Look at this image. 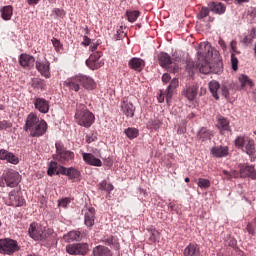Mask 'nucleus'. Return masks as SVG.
<instances>
[{
  "instance_id": "f704fd0d",
  "label": "nucleus",
  "mask_w": 256,
  "mask_h": 256,
  "mask_svg": "<svg viewBox=\"0 0 256 256\" xmlns=\"http://www.w3.org/2000/svg\"><path fill=\"white\" fill-rule=\"evenodd\" d=\"M0 13L4 21H11V17H13V6L2 7Z\"/></svg>"
},
{
  "instance_id": "20e7f679",
  "label": "nucleus",
  "mask_w": 256,
  "mask_h": 256,
  "mask_svg": "<svg viewBox=\"0 0 256 256\" xmlns=\"http://www.w3.org/2000/svg\"><path fill=\"white\" fill-rule=\"evenodd\" d=\"M21 183V174L16 170L9 169L4 171L0 178V187H17Z\"/></svg>"
},
{
  "instance_id": "473e14b6",
  "label": "nucleus",
  "mask_w": 256,
  "mask_h": 256,
  "mask_svg": "<svg viewBox=\"0 0 256 256\" xmlns=\"http://www.w3.org/2000/svg\"><path fill=\"white\" fill-rule=\"evenodd\" d=\"M208 87H209V91L212 94V96L214 97V99H216V101H219V89H221V84H219L217 82V80H212L208 83Z\"/></svg>"
},
{
  "instance_id": "dca6fc26",
  "label": "nucleus",
  "mask_w": 256,
  "mask_h": 256,
  "mask_svg": "<svg viewBox=\"0 0 256 256\" xmlns=\"http://www.w3.org/2000/svg\"><path fill=\"white\" fill-rule=\"evenodd\" d=\"M0 160L7 161V163H11L12 165H19V157L5 149H0Z\"/></svg>"
},
{
  "instance_id": "7ed1b4c3",
  "label": "nucleus",
  "mask_w": 256,
  "mask_h": 256,
  "mask_svg": "<svg viewBox=\"0 0 256 256\" xmlns=\"http://www.w3.org/2000/svg\"><path fill=\"white\" fill-rule=\"evenodd\" d=\"M74 119L77 125L89 129V127L95 123V114L89 111L85 105L80 104L76 108Z\"/></svg>"
},
{
  "instance_id": "f3484780",
  "label": "nucleus",
  "mask_w": 256,
  "mask_h": 256,
  "mask_svg": "<svg viewBox=\"0 0 256 256\" xmlns=\"http://www.w3.org/2000/svg\"><path fill=\"white\" fill-rule=\"evenodd\" d=\"M82 158L87 165H91L92 167L103 166V162L101 161V159L96 158L95 155L91 153L82 152Z\"/></svg>"
},
{
  "instance_id": "5701e85b",
  "label": "nucleus",
  "mask_w": 256,
  "mask_h": 256,
  "mask_svg": "<svg viewBox=\"0 0 256 256\" xmlns=\"http://www.w3.org/2000/svg\"><path fill=\"white\" fill-rule=\"evenodd\" d=\"M215 137L213 130L207 129V127H202L197 132V138L199 141H211Z\"/></svg>"
},
{
  "instance_id": "09e8293b",
  "label": "nucleus",
  "mask_w": 256,
  "mask_h": 256,
  "mask_svg": "<svg viewBox=\"0 0 256 256\" xmlns=\"http://www.w3.org/2000/svg\"><path fill=\"white\" fill-rule=\"evenodd\" d=\"M13 127V123L7 120L0 121V131H5L7 129H11Z\"/></svg>"
},
{
  "instance_id": "a878e982",
  "label": "nucleus",
  "mask_w": 256,
  "mask_h": 256,
  "mask_svg": "<svg viewBox=\"0 0 256 256\" xmlns=\"http://www.w3.org/2000/svg\"><path fill=\"white\" fill-rule=\"evenodd\" d=\"M84 224L86 227H93L95 225V208L90 207L84 214Z\"/></svg>"
},
{
  "instance_id": "e2e57ef3",
  "label": "nucleus",
  "mask_w": 256,
  "mask_h": 256,
  "mask_svg": "<svg viewBox=\"0 0 256 256\" xmlns=\"http://www.w3.org/2000/svg\"><path fill=\"white\" fill-rule=\"evenodd\" d=\"M162 81L163 83H169V81H171V76L168 73L163 74Z\"/></svg>"
},
{
  "instance_id": "f8f14e48",
  "label": "nucleus",
  "mask_w": 256,
  "mask_h": 256,
  "mask_svg": "<svg viewBox=\"0 0 256 256\" xmlns=\"http://www.w3.org/2000/svg\"><path fill=\"white\" fill-rule=\"evenodd\" d=\"M61 175H66L70 181H73V183H77V181H81V171H79L75 167H64L60 170Z\"/></svg>"
},
{
  "instance_id": "4d7b16f0",
  "label": "nucleus",
  "mask_w": 256,
  "mask_h": 256,
  "mask_svg": "<svg viewBox=\"0 0 256 256\" xmlns=\"http://www.w3.org/2000/svg\"><path fill=\"white\" fill-rule=\"evenodd\" d=\"M52 44H53V47H55L56 51H60V49H61V42L59 41V39L53 38L52 39Z\"/></svg>"
},
{
  "instance_id": "cd10ccee",
  "label": "nucleus",
  "mask_w": 256,
  "mask_h": 256,
  "mask_svg": "<svg viewBox=\"0 0 256 256\" xmlns=\"http://www.w3.org/2000/svg\"><path fill=\"white\" fill-rule=\"evenodd\" d=\"M245 153L250 157V161H255V140L248 138L245 144Z\"/></svg>"
},
{
  "instance_id": "49530a36",
  "label": "nucleus",
  "mask_w": 256,
  "mask_h": 256,
  "mask_svg": "<svg viewBox=\"0 0 256 256\" xmlns=\"http://www.w3.org/2000/svg\"><path fill=\"white\" fill-rule=\"evenodd\" d=\"M211 73H214L215 75L223 73V62L219 61L214 66H212Z\"/></svg>"
},
{
  "instance_id": "58836bf2",
  "label": "nucleus",
  "mask_w": 256,
  "mask_h": 256,
  "mask_svg": "<svg viewBox=\"0 0 256 256\" xmlns=\"http://www.w3.org/2000/svg\"><path fill=\"white\" fill-rule=\"evenodd\" d=\"M139 15H141V13L137 10H130L126 12V17L129 23H135V21L139 19Z\"/></svg>"
},
{
  "instance_id": "423d86ee",
  "label": "nucleus",
  "mask_w": 256,
  "mask_h": 256,
  "mask_svg": "<svg viewBox=\"0 0 256 256\" xmlns=\"http://www.w3.org/2000/svg\"><path fill=\"white\" fill-rule=\"evenodd\" d=\"M15 251H19L17 241L9 238L0 240V253L3 255H13Z\"/></svg>"
},
{
  "instance_id": "37998d69",
  "label": "nucleus",
  "mask_w": 256,
  "mask_h": 256,
  "mask_svg": "<svg viewBox=\"0 0 256 256\" xmlns=\"http://www.w3.org/2000/svg\"><path fill=\"white\" fill-rule=\"evenodd\" d=\"M197 185L200 189H209V187H211V181H209V179L199 178Z\"/></svg>"
},
{
  "instance_id": "de8ad7c7",
  "label": "nucleus",
  "mask_w": 256,
  "mask_h": 256,
  "mask_svg": "<svg viewBox=\"0 0 256 256\" xmlns=\"http://www.w3.org/2000/svg\"><path fill=\"white\" fill-rule=\"evenodd\" d=\"M223 175H225L226 179H228V181H231V179H233V177L235 179H237V177H239V173H237V171H232V172H229L227 170H223Z\"/></svg>"
},
{
  "instance_id": "4c0bfd02",
  "label": "nucleus",
  "mask_w": 256,
  "mask_h": 256,
  "mask_svg": "<svg viewBox=\"0 0 256 256\" xmlns=\"http://www.w3.org/2000/svg\"><path fill=\"white\" fill-rule=\"evenodd\" d=\"M161 120L159 119H151L147 123V129H151V131H158L161 128Z\"/></svg>"
},
{
  "instance_id": "bb28decb",
  "label": "nucleus",
  "mask_w": 256,
  "mask_h": 256,
  "mask_svg": "<svg viewBox=\"0 0 256 256\" xmlns=\"http://www.w3.org/2000/svg\"><path fill=\"white\" fill-rule=\"evenodd\" d=\"M158 61H159V65L161 67H163L164 69L169 68V65H173V59L171 58V56L166 53V52H161L158 55Z\"/></svg>"
},
{
  "instance_id": "864d4df0",
  "label": "nucleus",
  "mask_w": 256,
  "mask_h": 256,
  "mask_svg": "<svg viewBox=\"0 0 256 256\" xmlns=\"http://www.w3.org/2000/svg\"><path fill=\"white\" fill-rule=\"evenodd\" d=\"M209 15V8L207 7H202L200 10V13L198 15L199 19H205Z\"/></svg>"
},
{
  "instance_id": "1a4fd4ad",
  "label": "nucleus",
  "mask_w": 256,
  "mask_h": 256,
  "mask_svg": "<svg viewBox=\"0 0 256 256\" xmlns=\"http://www.w3.org/2000/svg\"><path fill=\"white\" fill-rule=\"evenodd\" d=\"M89 245L87 243H75L66 246V252L69 255H87Z\"/></svg>"
},
{
  "instance_id": "680f3d73",
  "label": "nucleus",
  "mask_w": 256,
  "mask_h": 256,
  "mask_svg": "<svg viewBox=\"0 0 256 256\" xmlns=\"http://www.w3.org/2000/svg\"><path fill=\"white\" fill-rule=\"evenodd\" d=\"M221 93H222L223 97H225L227 99L229 97V88H227V86H222Z\"/></svg>"
},
{
  "instance_id": "a18cd8bd",
  "label": "nucleus",
  "mask_w": 256,
  "mask_h": 256,
  "mask_svg": "<svg viewBox=\"0 0 256 256\" xmlns=\"http://www.w3.org/2000/svg\"><path fill=\"white\" fill-rule=\"evenodd\" d=\"M159 239H161V234L156 229H152L150 231V237H149V240L151 241V243H157Z\"/></svg>"
},
{
  "instance_id": "2f4dec72",
  "label": "nucleus",
  "mask_w": 256,
  "mask_h": 256,
  "mask_svg": "<svg viewBox=\"0 0 256 256\" xmlns=\"http://www.w3.org/2000/svg\"><path fill=\"white\" fill-rule=\"evenodd\" d=\"M66 243H73V241H81V232L73 230L63 236Z\"/></svg>"
},
{
  "instance_id": "f257e3e1",
  "label": "nucleus",
  "mask_w": 256,
  "mask_h": 256,
  "mask_svg": "<svg viewBox=\"0 0 256 256\" xmlns=\"http://www.w3.org/2000/svg\"><path fill=\"white\" fill-rule=\"evenodd\" d=\"M213 55L217 57L219 51L211 47V43L201 42L197 51L198 62L196 64L200 73H203L204 75H209V73H211L212 66L210 61Z\"/></svg>"
},
{
  "instance_id": "a211bd4d",
  "label": "nucleus",
  "mask_w": 256,
  "mask_h": 256,
  "mask_svg": "<svg viewBox=\"0 0 256 256\" xmlns=\"http://www.w3.org/2000/svg\"><path fill=\"white\" fill-rule=\"evenodd\" d=\"M249 177L250 179L255 180L256 179V171L255 166L253 165H240V174H238V177Z\"/></svg>"
},
{
  "instance_id": "052dcab7",
  "label": "nucleus",
  "mask_w": 256,
  "mask_h": 256,
  "mask_svg": "<svg viewBox=\"0 0 256 256\" xmlns=\"http://www.w3.org/2000/svg\"><path fill=\"white\" fill-rule=\"evenodd\" d=\"M246 230L248 231L249 235H252V236L255 235V227H253V225H251V223H249L246 226Z\"/></svg>"
},
{
  "instance_id": "6e6552de",
  "label": "nucleus",
  "mask_w": 256,
  "mask_h": 256,
  "mask_svg": "<svg viewBox=\"0 0 256 256\" xmlns=\"http://www.w3.org/2000/svg\"><path fill=\"white\" fill-rule=\"evenodd\" d=\"M101 57H103V53L101 52L92 53L89 59L86 60L87 67H89V69H91L92 71L100 69V67H103V65H105V62L101 60Z\"/></svg>"
},
{
  "instance_id": "8fccbe9b",
  "label": "nucleus",
  "mask_w": 256,
  "mask_h": 256,
  "mask_svg": "<svg viewBox=\"0 0 256 256\" xmlns=\"http://www.w3.org/2000/svg\"><path fill=\"white\" fill-rule=\"evenodd\" d=\"M69 203H71V198L68 197L58 200V206L63 209H67V205H69Z\"/></svg>"
},
{
  "instance_id": "c85d7f7f",
  "label": "nucleus",
  "mask_w": 256,
  "mask_h": 256,
  "mask_svg": "<svg viewBox=\"0 0 256 256\" xmlns=\"http://www.w3.org/2000/svg\"><path fill=\"white\" fill-rule=\"evenodd\" d=\"M184 256H201V248L197 244L190 243L184 249Z\"/></svg>"
},
{
  "instance_id": "6e6d98bb",
  "label": "nucleus",
  "mask_w": 256,
  "mask_h": 256,
  "mask_svg": "<svg viewBox=\"0 0 256 256\" xmlns=\"http://www.w3.org/2000/svg\"><path fill=\"white\" fill-rule=\"evenodd\" d=\"M114 38L116 39V41H120V39H123V26H120V29L117 30Z\"/></svg>"
},
{
  "instance_id": "aec40b11",
  "label": "nucleus",
  "mask_w": 256,
  "mask_h": 256,
  "mask_svg": "<svg viewBox=\"0 0 256 256\" xmlns=\"http://www.w3.org/2000/svg\"><path fill=\"white\" fill-rule=\"evenodd\" d=\"M34 107L40 113L47 114L49 113V100L45 98H35L34 99Z\"/></svg>"
},
{
  "instance_id": "a19ab883",
  "label": "nucleus",
  "mask_w": 256,
  "mask_h": 256,
  "mask_svg": "<svg viewBox=\"0 0 256 256\" xmlns=\"http://www.w3.org/2000/svg\"><path fill=\"white\" fill-rule=\"evenodd\" d=\"M248 139H249V137H247V136H238L235 139V146L237 147V149H243V147H245Z\"/></svg>"
},
{
  "instance_id": "338daca9",
  "label": "nucleus",
  "mask_w": 256,
  "mask_h": 256,
  "mask_svg": "<svg viewBox=\"0 0 256 256\" xmlns=\"http://www.w3.org/2000/svg\"><path fill=\"white\" fill-rule=\"evenodd\" d=\"M41 0H26V2L28 3V5H33V6H35V5H39V2H40Z\"/></svg>"
},
{
  "instance_id": "c756f323",
  "label": "nucleus",
  "mask_w": 256,
  "mask_h": 256,
  "mask_svg": "<svg viewBox=\"0 0 256 256\" xmlns=\"http://www.w3.org/2000/svg\"><path fill=\"white\" fill-rule=\"evenodd\" d=\"M92 253L94 256H113L111 249L104 245L94 247Z\"/></svg>"
},
{
  "instance_id": "7c9ffc66",
  "label": "nucleus",
  "mask_w": 256,
  "mask_h": 256,
  "mask_svg": "<svg viewBox=\"0 0 256 256\" xmlns=\"http://www.w3.org/2000/svg\"><path fill=\"white\" fill-rule=\"evenodd\" d=\"M62 168H65V166H61L57 162L51 161L48 164L47 174L49 175V177H53V175H61Z\"/></svg>"
},
{
  "instance_id": "9b49d317",
  "label": "nucleus",
  "mask_w": 256,
  "mask_h": 256,
  "mask_svg": "<svg viewBox=\"0 0 256 256\" xmlns=\"http://www.w3.org/2000/svg\"><path fill=\"white\" fill-rule=\"evenodd\" d=\"M64 87H67L69 91H75V93H79L81 89V74L66 79L64 81Z\"/></svg>"
},
{
  "instance_id": "bf43d9fd",
  "label": "nucleus",
  "mask_w": 256,
  "mask_h": 256,
  "mask_svg": "<svg viewBox=\"0 0 256 256\" xmlns=\"http://www.w3.org/2000/svg\"><path fill=\"white\" fill-rule=\"evenodd\" d=\"M81 45H83V47H89V45H91V39L88 36H84Z\"/></svg>"
},
{
  "instance_id": "774afa93",
  "label": "nucleus",
  "mask_w": 256,
  "mask_h": 256,
  "mask_svg": "<svg viewBox=\"0 0 256 256\" xmlns=\"http://www.w3.org/2000/svg\"><path fill=\"white\" fill-rule=\"evenodd\" d=\"M99 47V44H97V43H94V44H91L90 45V47H89V49H90V51H97V48Z\"/></svg>"
},
{
  "instance_id": "9d476101",
  "label": "nucleus",
  "mask_w": 256,
  "mask_h": 256,
  "mask_svg": "<svg viewBox=\"0 0 256 256\" xmlns=\"http://www.w3.org/2000/svg\"><path fill=\"white\" fill-rule=\"evenodd\" d=\"M216 127L219 130L220 135H229L231 133V125L229 119L221 115L216 117Z\"/></svg>"
},
{
  "instance_id": "c9c22d12",
  "label": "nucleus",
  "mask_w": 256,
  "mask_h": 256,
  "mask_svg": "<svg viewBox=\"0 0 256 256\" xmlns=\"http://www.w3.org/2000/svg\"><path fill=\"white\" fill-rule=\"evenodd\" d=\"M102 243H105V245H109L110 247H113L115 249V251H119L120 246H119V242H117L115 240V237L110 236L108 238H103L101 240Z\"/></svg>"
},
{
  "instance_id": "b1692460",
  "label": "nucleus",
  "mask_w": 256,
  "mask_h": 256,
  "mask_svg": "<svg viewBox=\"0 0 256 256\" xmlns=\"http://www.w3.org/2000/svg\"><path fill=\"white\" fill-rule=\"evenodd\" d=\"M80 85H82V87L88 91H93V89L97 87V84H95V80H93V78L83 74H80Z\"/></svg>"
},
{
  "instance_id": "412c9836",
  "label": "nucleus",
  "mask_w": 256,
  "mask_h": 256,
  "mask_svg": "<svg viewBox=\"0 0 256 256\" xmlns=\"http://www.w3.org/2000/svg\"><path fill=\"white\" fill-rule=\"evenodd\" d=\"M210 153L212 156L216 157V159H221V158L227 157L229 155V147L214 146L210 149Z\"/></svg>"
},
{
  "instance_id": "2eb2a0df",
  "label": "nucleus",
  "mask_w": 256,
  "mask_h": 256,
  "mask_svg": "<svg viewBox=\"0 0 256 256\" xmlns=\"http://www.w3.org/2000/svg\"><path fill=\"white\" fill-rule=\"evenodd\" d=\"M121 111L127 117L133 118L135 117V106L127 100V98H123L120 104Z\"/></svg>"
},
{
  "instance_id": "e433bc0d",
  "label": "nucleus",
  "mask_w": 256,
  "mask_h": 256,
  "mask_svg": "<svg viewBox=\"0 0 256 256\" xmlns=\"http://www.w3.org/2000/svg\"><path fill=\"white\" fill-rule=\"evenodd\" d=\"M124 133L126 137H128V139L130 140L137 139V137H139V129L137 128H133V127L126 128L124 130Z\"/></svg>"
},
{
  "instance_id": "5fc2aeb1",
  "label": "nucleus",
  "mask_w": 256,
  "mask_h": 256,
  "mask_svg": "<svg viewBox=\"0 0 256 256\" xmlns=\"http://www.w3.org/2000/svg\"><path fill=\"white\" fill-rule=\"evenodd\" d=\"M52 13L54 15H56V17H63V15H65V10L61 9V8H54L52 10Z\"/></svg>"
},
{
  "instance_id": "4be33fe9",
  "label": "nucleus",
  "mask_w": 256,
  "mask_h": 256,
  "mask_svg": "<svg viewBox=\"0 0 256 256\" xmlns=\"http://www.w3.org/2000/svg\"><path fill=\"white\" fill-rule=\"evenodd\" d=\"M19 63L24 69H31L35 65V57L29 54H21L19 56Z\"/></svg>"
},
{
  "instance_id": "6ab92c4d",
  "label": "nucleus",
  "mask_w": 256,
  "mask_h": 256,
  "mask_svg": "<svg viewBox=\"0 0 256 256\" xmlns=\"http://www.w3.org/2000/svg\"><path fill=\"white\" fill-rule=\"evenodd\" d=\"M36 69L42 77H45V79H49V77H51L49 61H36Z\"/></svg>"
},
{
  "instance_id": "4468645a",
  "label": "nucleus",
  "mask_w": 256,
  "mask_h": 256,
  "mask_svg": "<svg viewBox=\"0 0 256 256\" xmlns=\"http://www.w3.org/2000/svg\"><path fill=\"white\" fill-rule=\"evenodd\" d=\"M199 92V85L198 84H192V85H187L183 91L182 94L188 101H195L197 99V94Z\"/></svg>"
},
{
  "instance_id": "c03bdc74",
  "label": "nucleus",
  "mask_w": 256,
  "mask_h": 256,
  "mask_svg": "<svg viewBox=\"0 0 256 256\" xmlns=\"http://www.w3.org/2000/svg\"><path fill=\"white\" fill-rule=\"evenodd\" d=\"M255 28H252L250 35L245 36L242 40V43H244V45H250V43H253V39H255Z\"/></svg>"
},
{
  "instance_id": "ea45409f",
  "label": "nucleus",
  "mask_w": 256,
  "mask_h": 256,
  "mask_svg": "<svg viewBox=\"0 0 256 256\" xmlns=\"http://www.w3.org/2000/svg\"><path fill=\"white\" fill-rule=\"evenodd\" d=\"M98 189L100 191H107L108 193H111V191H113V189H115V188L113 187V184L107 183V180H102L98 184Z\"/></svg>"
},
{
  "instance_id": "3c124183",
  "label": "nucleus",
  "mask_w": 256,
  "mask_h": 256,
  "mask_svg": "<svg viewBox=\"0 0 256 256\" xmlns=\"http://www.w3.org/2000/svg\"><path fill=\"white\" fill-rule=\"evenodd\" d=\"M231 65H232V69L233 71H237V69H239V59H237L235 57V54H231Z\"/></svg>"
},
{
  "instance_id": "ddd939ff",
  "label": "nucleus",
  "mask_w": 256,
  "mask_h": 256,
  "mask_svg": "<svg viewBox=\"0 0 256 256\" xmlns=\"http://www.w3.org/2000/svg\"><path fill=\"white\" fill-rule=\"evenodd\" d=\"M8 205L11 207H23V205H25V199H23V196H21L19 191L12 190L9 193Z\"/></svg>"
},
{
  "instance_id": "603ef678",
  "label": "nucleus",
  "mask_w": 256,
  "mask_h": 256,
  "mask_svg": "<svg viewBox=\"0 0 256 256\" xmlns=\"http://www.w3.org/2000/svg\"><path fill=\"white\" fill-rule=\"evenodd\" d=\"M173 91H175V89L170 88L169 86L166 88L165 95L167 103H169L171 99H173Z\"/></svg>"
},
{
  "instance_id": "13d9d810",
  "label": "nucleus",
  "mask_w": 256,
  "mask_h": 256,
  "mask_svg": "<svg viewBox=\"0 0 256 256\" xmlns=\"http://www.w3.org/2000/svg\"><path fill=\"white\" fill-rule=\"evenodd\" d=\"M177 85H179V80L177 78H174L171 80L168 87H170V89H177Z\"/></svg>"
},
{
  "instance_id": "0e129e2a",
  "label": "nucleus",
  "mask_w": 256,
  "mask_h": 256,
  "mask_svg": "<svg viewBox=\"0 0 256 256\" xmlns=\"http://www.w3.org/2000/svg\"><path fill=\"white\" fill-rule=\"evenodd\" d=\"M218 44L223 49V51H225L227 49V44H225V40L219 39Z\"/></svg>"
},
{
  "instance_id": "393cba45",
  "label": "nucleus",
  "mask_w": 256,
  "mask_h": 256,
  "mask_svg": "<svg viewBox=\"0 0 256 256\" xmlns=\"http://www.w3.org/2000/svg\"><path fill=\"white\" fill-rule=\"evenodd\" d=\"M128 66L133 71L141 72V71H143V68L145 67V60H143L141 58H137V57L131 58L128 62Z\"/></svg>"
},
{
  "instance_id": "39448f33",
  "label": "nucleus",
  "mask_w": 256,
  "mask_h": 256,
  "mask_svg": "<svg viewBox=\"0 0 256 256\" xmlns=\"http://www.w3.org/2000/svg\"><path fill=\"white\" fill-rule=\"evenodd\" d=\"M56 147V159L59 163H69L75 159V153L65 149V146L60 142L55 143Z\"/></svg>"
},
{
  "instance_id": "0eeeda50",
  "label": "nucleus",
  "mask_w": 256,
  "mask_h": 256,
  "mask_svg": "<svg viewBox=\"0 0 256 256\" xmlns=\"http://www.w3.org/2000/svg\"><path fill=\"white\" fill-rule=\"evenodd\" d=\"M29 236L34 241H45L47 234L43 231V227L37 223H31L28 229Z\"/></svg>"
},
{
  "instance_id": "72a5a7b5",
  "label": "nucleus",
  "mask_w": 256,
  "mask_h": 256,
  "mask_svg": "<svg viewBox=\"0 0 256 256\" xmlns=\"http://www.w3.org/2000/svg\"><path fill=\"white\" fill-rule=\"evenodd\" d=\"M209 7H210V10L213 13H216L217 15H223V13L227 11V8L221 2H212L209 4Z\"/></svg>"
},
{
  "instance_id": "79ce46f5",
  "label": "nucleus",
  "mask_w": 256,
  "mask_h": 256,
  "mask_svg": "<svg viewBox=\"0 0 256 256\" xmlns=\"http://www.w3.org/2000/svg\"><path fill=\"white\" fill-rule=\"evenodd\" d=\"M239 81L242 87H253V81L247 75H241Z\"/></svg>"
},
{
  "instance_id": "f03ea898",
  "label": "nucleus",
  "mask_w": 256,
  "mask_h": 256,
  "mask_svg": "<svg viewBox=\"0 0 256 256\" xmlns=\"http://www.w3.org/2000/svg\"><path fill=\"white\" fill-rule=\"evenodd\" d=\"M48 125L45 120L39 119L37 114L30 113L28 114L24 131H29L30 137H43L47 133Z\"/></svg>"
},
{
  "instance_id": "69168bd1",
  "label": "nucleus",
  "mask_w": 256,
  "mask_h": 256,
  "mask_svg": "<svg viewBox=\"0 0 256 256\" xmlns=\"http://www.w3.org/2000/svg\"><path fill=\"white\" fill-rule=\"evenodd\" d=\"M95 139H96V137L93 134L86 136V142L87 143H93V141H95Z\"/></svg>"
}]
</instances>
